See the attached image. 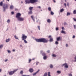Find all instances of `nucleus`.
<instances>
[{
	"mask_svg": "<svg viewBox=\"0 0 76 76\" xmlns=\"http://www.w3.org/2000/svg\"><path fill=\"white\" fill-rule=\"evenodd\" d=\"M35 41L38 42H47L48 40H46L45 38H41L39 39H35Z\"/></svg>",
	"mask_w": 76,
	"mask_h": 76,
	"instance_id": "nucleus-1",
	"label": "nucleus"
},
{
	"mask_svg": "<svg viewBox=\"0 0 76 76\" xmlns=\"http://www.w3.org/2000/svg\"><path fill=\"white\" fill-rule=\"evenodd\" d=\"M38 0H30V1L28 0H26L25 2H26V4L27 3L28 4H29L30 3H35L36 2H38Z\"/></svg>",
	"mask_w": 76,
	"mask_h": 76,
	"instance_id": "nucleus-2",
	"label": "nucleus"
},
{
	"mask_svg": "<svg viewBox=\"0 0 76 76\" xmlns=\"http://www.w3.org/2000/svg\"><path fill=\"white\" fill-rule=\"evenodd\" d=\"M4 5L3 6V8L4 10V11L5 12V10L6 9H7V8L8 7V5L7 4H4Z\"/></svg>",
	"mask_w": 76,
	"mask_h": 76,
	"instance_id": "nucleus-3",
	"label": "nucleus"
},
{
	"mask_svg": "<svg viewBox=\"0 0 76 76\" xmlns=\"http://www.w3.org/2000/svg\"><path fill=\"white\" fill-rule=\"evenodd\" d=\"M18 69H15V70H14L10 72L9 73V75H13V74L14 73H15V72H16L17 71H18Z\"/></svg>",
	"mask_w": 76,
	"mask_h": 76,
	"instance_id": "nucleus-4",
	"label": "nucleus"
},
{
	"mask_svg": "<svg viewBox=\"0 0 76 76\" xmlns=\"http://www.w3.org/2000/svg\"><path fill=\"white\" fill-rule=\"evenodd\" d=\"M27 38V36H26L25 34H22V40H24L26 39Z\"/></svg>",
	"mask_w": 76,
	"mask_h": 76,
	"instance_id": "nucleus-5",
	"label": "nucleus"
},
{
	"mask_svg": "<svg viewBox=\"0 0 76 76\" xmlns=\"http://www.w3.org/2000/svg\"><path fill=\"white\" fill-rule=\"evenodd\" d=\"M18 20L19 21H23V20H24V18H22V17H19V18H17Z\"/></svg>",
	"mask_w": 76,
	"mask_h": 76,
	"instance_id": "nucleus-6",
	"label": "nucleus"
},
{
	"mask_svg": "<svg viewBox=\"0 0 76 76\" xmlns=\"http://www.w3.org/2000/svg\"><path fill=\"white\" fill-rule=\"evenodd\" d=\"M20 16H21V14H20V13H18L16 14V18H17V19H18V18L20 17Z\"/></svg>",
	"mask_w": 76,
	"mask_h": 76,
	"instance_id": "nucleus-7",
	"label": "nucleus"
},
{
	"mask_svg": "<svg viewBox=\"0 0 76 76\" xmlns=\"http://www.w3.org/2000/svg\"><path fill=\"white\" fill-rule=\"evenodd\" d=\"M29 72L31 73H32L34 72V69L32 68H30L29 69Z\"/></svg>",
	"mask_w": 76,
	"mask_h": 76,
	"instance_id": "nucleus-8",
	"label": "nucleus"
},
{
	"mask_svg": "<svg viewBox=\"0 0 76 76\" xmlns=\"http://www.w3.org/2000/svg\"><path fill=\"white\" fill-rule=\"evenodd\" d=\"M64 65H65L64 67H65V68H68V65H67V64H66L65 63V64H63V66H64Z\"/></svg>",
	"mask_w": 76,
	"mask_h": 76,
	"instance_id": "nucleus-9",
	"label": "nucleus"
},
{
	"mask_svg": "<svg viewBox=\"0 0 76 76\" xmlns=\"http://www.w3.org/2000/svg\"><path fill=\"white\" fill-rule=\"evenodd\" d=\"M39 72V69L36 72L34 73L33 75V76H35V75H36L37 73H38Z\"/></svg>",
	"mask_w": 76,
	"mask_h": 76,
	"instance_id": "nucleus-10",
	"label": "nucleus"
},
{
	"mask_svg": "<svg viewBox=\"0 0 76 76\" xmlns=\"http://www.w3.org/2000/svg\"><path fill=\"white\" fill-rule=\"evenodd\" d=\"M31 18L33 20L34 22H35V17H34V16L32 15L31 16Z\"/></svg>",
	"mask_w": 76,
	"mask_h": 76,
	"instance_id": "nucleus-11",
	"label": "nucleus"
},
{
	"mask_svg": "<svg viewBox=\"0 0 76 76\" xmlns=\"http://www.w3.org/2000/svg\"><path fill=\"white\" fill-rule=\"evenodd\" d=\"M10 41V39H7L6 40V42H9Z\"/></svg>",
	"mask_w": 76,
	"mask_h": 76,
	"instance_id": "nucleus-12",
	"label": "nucleus"
},
{
	"mask_svg": "<svg viewBox=\"0 0 76 76\" xmlns=\"http://www.w3.org/2000/svg\"><path fill=\"white\" fill-rule=\"evenodd\" d=\"M61 37H59L57 38V41H59V40H60Z\"/></svg>",
	"mask_w": 76,
	"mask_h": 76,
	"instance_id": "nucleus-13",
	"label": "nucleus"
},
{
	"mask_svg": "<svg viewBox=\"0 0 76 76\" xmlns=\"http://www.w3.org/2000/svg\"><path fill=\"white\" fill-rule=\"evenodd\" d=\"M50 42H53V39L52 38H51L50 40Z\"/></svg>",
	"mask_w": 76,
	"mask_h": 76,
	"instance_id": "nucleus-14",
	"label": "nucleus"
},
{
	"mask_svg": "<svg viewBox=\"0 0 76 76\" xmlns=\"http://www.w3.org/2000/svg\"><path fill=\"white\" fill-rule=\"evenodd\" d=\"M61 72L60 71H57V73H58V74H60L61 73Z\"/></svg>",
	"mask_w": 76,
	"mask_h": 76,
	"instance_id": "nucleus-15",
	"label": "nucleus"
},
{
	"mask_svg": "<svg viewBox=\"0 0 76 76\" xmlns=\"http://www.w3.org/2000/svg\"><path fill=\"white\" fill-rule=\"evenodd\" d=\"M32 13V11H30L28 12V14L29 15H31Z\"/></svg>",
	"mask_w": 76,
	"mask_h": 76,
	"instance_id": "nucleus-16",
	"label": "nucleus"
},
{
	"mask_svg": "<svg viewBox=\"0 0 76 76\" xmlns=\"http://www.w3.org/2000/svg\"><path fill=\"white\" fill-rule=\"evenodd\" d=\"M3 47V45H0V49H1Z\"/></svg>",
	"mask_w": 76,
	"mask_h": 76,
	"instance_id": "nucleus-17",
	"label": "nucleus"
},
{
	"mask_svg": "<svg viewBox=\"0 0 76 76\" xmlns=\"http://www.w3.org/2000/svg\"><path fill=\"white\" fill-rule=\"evenodd\" d=\"M48 10H49V11H50V12H51V7H49L48 8Z\"/></svg>",
	"mask_w": 76,
	"mask_h": 76,
	"instance_id": "nucleus-18",
	"label": "nucleus"
},
{
	"mask_svg": "<svg viewBox=\"0 0 76 76\" xmlns=\"http://www.w3.org/2000/svg\"><path fill=\"white\" fill-rule=\"evenodd\" d=\"M14 7L13 5H11L10 6V9H13L14 8Z\"/></svg>",
	"mask_w": 76,
	"mask_h": 76,
	"instance_id": "nucleus-19",
	"label": "nucleus"
},
{
	"mask_svg": "<svg viewBox=\"0 0 76 76\" xmlns=\"http://www.w3.org/2000/svg\"><path fill=\"white\" fill-rule=\"evenodd\" d=\"M61 33L62 34H66V32H65V31H63V30L61 31Z\"/></svg>",
	"mask_w": 76,
	"mask_h": 76,
	"instance_id": "nucleus-20",
	"label": "nucleus"
},
{
	"mask_svg": "<svg viewBox=\"0 0 76 76\" xmlns=\"http://www.w3.org/2000/svg\"><path fill=\"white\" fill-rule=\"evenodd\" d=\"M69 15H70V13L69 12H67L66 15L68 16H69Z\"/></svg>",
	"mask_w": 76,
	"mask_h": 76,
	"instance_id": "nucleus-21",
	"label": "nucleus"
},
{
	"mask_svg": "<svg viewBox=\"0 0 76 76\" xmlns=\"http://www.w3.org/2000/svg\"><path fill=\"white\" fill-rule=\"evenodd\" d=\"M33 9V7H30L29 8V10L30 11H32V9Z\"/></svg>",
	"mask_w": 76,
	"mask_h": 76,
	"instance_id": "nucleus-22",
	"label": "nucleus"
},
{
	"mask_svg": "<svg viewBox=\"0 0 76 76\" xmlns=\"http://www.w3.org/2000/svg\"><path fill=\"white\" fill-rule=\"evenodd\" d=\"M43 59L44 60H46V59H47V56H44L43 57Z\"/></svg>",
	"mask_w": 76,
	"mask_h": 76,
	"instance_id": "nucleus-23",
	"label": "nucleus"
},
{
	"mask_svg": "<svg viewBox=\"0 0 76 76\" xmlns=\"http://www.w3.org/2000/svg\"><path fill=\"white\" fill-rule=\"evenodd\" d=\"M64 9L63 8L62 9L60 10V12H64Z\"/></svg>",
	"mask_w": 76,
	"mask_h": 76,
	"instance_id": "nucleus-24",
	"label": "nucleus"
},
{
	"mask_svg": "<svg viewBox=\"0 0 76 76\" xmlns=\"http://www.w3.org/2000/svg\"><path fill=\"white\" fill-rule=\"evenodd\" d=\"M47 22L48 23H50L51 22V20L50 19H48L47 20Z\"/></svg>",
	"mask_w": 76,
	"mask_h": 76,
	"instance_id": "nucleus-25",
	"label": "nucleus"
},
{
	"mask_svg": "<svg viewBox=\"0 0 76 76\" xmlns=\"http://www.w3.org/2000/svg\"><path fill=\"white\" fill-rule=\"evenodd\" d=\"M73 14H76V10H74L73 11Z\"/></svg>",
	"mask_w": 76,
	"mask_h": 76,
	"instance_id": "nucleus-26",
	"label": "nucleus"
},
{
	"mask_svg": "<svg viewBox=\"0 0 76 76\" xmlns=\"http://www.w3.org/2000/svg\"><path fill=\"white\" fill-rule=\"evenodd\" d=\"M23 40V41H24V42H25V44H26V43H27V42H28L26 40H25V39H24V40Z\"/></svg>",
	"mask_w": 76,
	"mask_h": 76,
	"instance_id": "nucleus-27",
	"label": "nucleus"
},
{
	"mask_svg": "<svg viewBox=\"0 0 76 76\" xmlns=\"http://www.w3.org/2000/svg\"><path fill=\"white\" fill-rule=\"evenodd\" d=\"M55 44H56V45L58 44V42L57 41H56L55 42Z\"/></svg>",
	"mask_w": 76,
	"mask_h": 76,
	"instance_id": "nucleus-28",
	"label": "nucleus"
},
{
	"mask_svg": "<svg viewBox=\"0 0 76 76\" xmlns=\"http://www.w3.org/2000/svg\"><path fill=\"white\" fill-rule=\"evenodd\" d=\"M0 5H1V6H3V2H1L0 3Z\"/></svg>",
	"mask_w": 76,
	"mask_h": 76,
	"instance_id": "nucleus-29",
	"label": "nucleus"
},
{
	"mask_svg": "<svg viewBox=\"0 0 76 76\" xmlns=\"http://www.w3.org/2000/svg\"><path fill=\"white\" fill-rule=\"evenodd\" d=\"M50 68H53V65L52 64H50Z\"/></svg>",
	"mask_w": 76,
	"mask_h": 76,
	"instance_id": "nucleus-30",
	"label": "nucleus"
},
{
	"mask_svg": "<svg viewBox=\"0 0 76 76\" xmlns=\"http://www.w3.org/2000/svg\"><path fill=\"white\" fill-rule=\"evenodd\" d=\"M7 23H10V20L9 19L7 21Z\"/></svg>",
	"mask_w": 76,
	"mask_h": 76,
	"instance_id": "nucleus-31",
	"label": "nucleus"
},
{
	"mask_svg": "<svg viewBox=\"0 0 76 76\" xmlns=\"http://www.w3.org/2000/svg\"><path fill=\"white\" fill-rule=\"evenodd\" d=\"M56 31H58V30H59V28H58V27H57L56 28Z\"/></svg>",
	"mask_w": 76,
	"mask_h": 76,
	"instance_id": "nucleus-32",
	"label": "nucleus"
},
{
	"mask_svg": "<svg viewBox=\"0 0 76 76\" xmlns=\"http://www.w3.org/2000/svg\"><path fill=\"white\" fill-rule=\"evenodd\" d=\"M52 56L54 57H56L57 56L56 54H53L52 55Z\"/></svg>",
	"mask_w": 76,
	"mask_h": 76,
	"instance_id": "nucleus-33",
	"label": "nucleus"
},
{
	"mask_svg": "<svg viewBox=\"0 0 76 76\" xmlns=\"http://www.w3.org/2000/svg\"><path fill=\"white\" fill-rule=\"evenodd\" d=\"M14 37L15 39H18V40H19V39L18 37H16V36L15 35L14 36Z\"/></svg>",
	"mask_w": 76,
	"mask_h": 76,
	"instance_id": "nucleus-34",
	"label": "nucleus"
},
{
	"mask_svg": "<svg viewBox=\"0 0 76 76\" xmlns=\"http://www.w3.org/2000/svg\"><path fill=\"white\" fill-rule=\"evenodd\" d=\"M50 72H48V76H51V75H50Z\"/></svg>",
	"mask_w": 76,
	"mask_h": 76,
	"instance_id": "nucleus-35",
	"label": "nucleus"
},
{
	"mask_svg": "<svg viewBox=\"0 0 76 76\" xmlns=\"http://www.w3.org/2000/svg\"><path fill=\"white\" fill-rule=\"evenodd\" d=\"M50 13L52 15H54V12H53L52 11Z\"/></svg>",
	"mask_w": 76,
	"mask_h": 76,
	"instance_id": "nucleus-36",
	"label": "nucleus"
},
{
	"mask_svg": "<svg viewBox=\"0 0 76 76\" xmlns=\"http://www.w3.org/2000/svg\"><path fill=\"white\" fill-rule=\"evenodd\" d=\"M67 25V23H66V22H64V25Z\"/></svg>",
	"mask_w": 76,
	"mask_h": 76,
	"instance_id": "nucleus-37",
	"label": "nucleus"
},
{
	"mask_svg": "<svg viewBox=\"0 0 76 76\" xmlns=\"http://www.w3.org/2000/svg\"><path fill=\"white\" fill-rule=\"evenodd\" d=\"M42 56H45V53H43L42 54Z\"/></svg>",
	"mask_w": 76,
	"mask_h": 76,
	"instance_id": "nucleus-38",
	"label": "nucleus"
},
{
	"mask_svg": "<svg viewBox=\"0 0 76 76\" xmlns=\"http://www.w3.org/2000/svg\"><path fill=\"white\" fill-rule=\"evenodd\" d=\"M37 28L39 30H40V26H37Z\"/></svg>",
	"mask_w": 76,
	"mask_h": 76,
	"instance_id": "nucleus-39",
	"label": "nucleus"
},
{
	"mask_svg": "<svg viewBox=\"0 0 76 76\" xmlns=\"http://www.w3.org/2000/svg\"><path fill=\"white\" fill-rule=\"evenodd\" d=\"M7 52L8 53H11V51L10 50H8Z\"/></svg>",
	"mask_w": 76,
	"mask_h": 76,
	"instance_id": "nucleus-40",
	"label": "nucleus"
},
{
	"mask_svg": "<svg viewBox=\"0 0 76 76\" xmlns=\"http://www.w3.org/2000/svg\"><path fill=\"white\" fill-rule=\"evenodd\" d=\"M20 74H23V71H21L20 72Z\"/></svg>",
	"mask_w": 76,
	"mask_h": 76,
	"instance_id": "nucleus-41",
	"label": "nucleus"
},
{
	"mask_svg": "<svg viewBox=\"0 0 76 76\" xmlns=\"http://www.w3.org/2000/svg\"><path fill=\"white\" fill-rule=\"evenodd\" d=\"M69 76H72V74H69Z\"/></svg>",
	"mask_w": 76,
	"mask_h": 76,
	"instance_id": "nucleus-42",
	"label": "nucleus"
},
{
	"mask_svg": "<svg viewBox=\"0 0 76 76\" xmlns=\"http://www.w3.org/2000/svg\"><path fill=\"white\" fill-rule=\"evenodd\" d=\"M39 63V62H37L36 64V65H38Z\"/></svg>",
	"mask_w": 76,
	"mask_h": 76,
	"instance_id": "nucleus-43",
	"label": "nucleus"
},
{
	"mask_svg": "<svg viewBox=\"0 0 76 76\" xmlns=\"http://www.w3.org/2000/svg\"><path fill=\"white\" fill-rule=\"evenodd\" d=\"M62 30H64V27H62Z\"/></svg>",
	"mask_w": 76,
	"mask_h": 76,
	"instance_id": "nucleus-44",
	"label": "nucleus"
},
{
	"mask_svg": "<svg viewBox=\"0 0 76 76\" xmlns=\"http://www.w3.org/2000/svg\"><path fill=\"white\" fill-rule=\"evenodd\" d=\"M74 27L75 29H76V25H74Z\"/></svg>",
	"mask_w": 76,
	"mask_h": 76,
	"instance_id": "nucleus-45",
	"label": "nucleus"
},
{
	"mask_svg": "<svg viewBox=\"0 0 76 76\" xmlns=\"http://www.w3.org/2000/svg\"><path fill=\"white\" fill-rule=\"evenodd\" d=\"M73 19H74V21H75V22H76V19H75L74 18Z\"/></svg>",
	"mask_w": 76,
	"mask_h": 76,
	"instance_id": "nucleus-46",
	"label": "nucleus"
},
{
	"mask_svg": "<svg viewBox=\"0 0 76 76\" xmlns=\"http://www.w3.org/2000/svg\"><path fill=\"white\" fill-rule=\"evenodd\" d=\"M11 13L12 15H14V12H11Z\"/></svg>",
	"mask_w": 76,
	"mask_h": 76,
	"instance_id": "nucleus-47",
	"label": "nucleus"
},
{
	"mask_svg": "<svg viewBox=\"0 0 76 76\" xmlns=\"http://www.w3.org/2000/svg\"><path fill=\"white\" fill-rule=\"evenodd\" d=\"M50 52V50H48L47 51V53H49Z\"/></svg>",
	"mask_w": 76,
	"mask_h": 76,
	"instance_id": "nucleus-48",
	"label": "nucleus"
},
{
	"mask_svg": "<svg viewBox=\"0 0 76 76\" xmlns=\"http://www.w3.org/2000/svg\"><path fill=\"white\" fill-rule=\"evenodd\" d=\"M75 38V36L73 35L72 37V38Z\"/></svg>",
	"mask_w": 76,
	"mask_h": 76,
	"instance_id": "nucleus-49",
	"label": "nucleus"
},
{
	"mask_svg": "<svg viewBox=\"0 0 76 76\" xmlns=\"http://www.w3.org/2000/svg\"><path fill=\"white\" fill-rule=\"evenodd\" d=\"M31 59H29V63H30V62H31Z\"/></svg>",
	"mask_w": 76,
	"mask_h": 76,
	"instance_id": "nucleus-50",
	"label": "nucleus"
},
{
	"mask_svg": "<svg viewBox=\"0 0 76 76\" xmlns=\"http://www.w3.org/2000/svg\"><path fill=\"white\" fill-rule=\"evenodd\" d=\"M15 10H16V11H18V9H17V8H15Z\"/></svg>",
	"mask_w": 76,
	"mask_h": 76,
	"instance_id": "nucleus-51",
	"label": "nucleus"
},
{
	"mask_svg": "<svg viewBox=\"0 0 76 76\" xmlns=\"http://www.w3.org/2000/svg\"><path fill=\"white\" fill-rule=\"evenodd\" d=\"M69 2L67 3V5L68 6H69Z\"/></svg>",
	"mask_w": 76,
	"mask_h": 76,
	"instance_id": "nucleus-52",
	"label": "nucleus"
},
{
	"mask_svg": "<svg viewBox=\"0 0 76 76\" xmlns=\"http://www.w3.org/2000/svg\"><path fill=\"white\" fill-rule=\"evenodd\" d=\"M8 60L7 59H6V60H5V62H6L7 61H8Z\"/></svg>",
	"mask_w": 76,
	"mask_h": 76,
	"instance_id": "nucleus-53",
	"label": "nucleus"
},
{
	"mask_svg": "<svg viewBox=\"0 0 76 76\" xmlns=\"http://www.w3.org/2000/svg\"><path fill=\"white\" fill-rule=\"evenodd\" d=\"M51 36H49L48 37V38H51Z\"/></svg>",
	"mask_w": 76,
	"mask_h": 76,
	"instance_id": "nucleus-54",
	"label": "nucleus"
},
{
	"mask_svg": "<svg viewBox=\"0 0 76 76\" xmlns=\"http://www.w3.org/2000/svg\"><path fill=\"white\" fill-rule=\"evenodd\" d=\"M64 5L65 6V7H66V4L64 3Z\"/></svg>",
	"mask_w": 76,
	"mask_h": 76,
	"instance_id": "nucleus-55",
	"label": "nucleus"
},
{
	"mask_svg": "<svg viewBox=\"0 0 76 76\" xmlns=\"http://www.w3.org/2000/svg\"><path fill=\"white\" fill-rule=\"evenodd\" d=\"M66 47H68V45L67 44H66Z\"/></svg>",
	"mask_w": 76,
	"mask_h": 76,
	"instance_id": "nucleus-56",
	"label": "nucleus"
},
{
	"mask_svg": "<svg viewBox=\"0 0 76 76\" xmlns=\"http://www.w3.org/2000/svg\"><path fill=\"white\" fill-rule=\"evenodd\" d=\"M12 51H13V52H15V49L12 50Z\"/></svg>",
	"mask_w": 76,
	"mask_h": 76,
	"instance_id": "nucleus-57",
	"label": "nucleus"
},
{
	"mask_svg": "<svg viewBox=\"0 0 76 76\" xmlns=\"http://www.w3.org/2000/svg\"><path fill=\"white\" fill-rule=\"evenodd\" d=\"M53 1L54 2V3H56V0H53Z\"/></svg>",
	"mask_w": 76,
	"mask_h": 76,
	"instance_id": "nucleus-58",
	"label": "nucleus"
},
{
	"mask_svg": "<svg viewBox=\"0 0 76 76\" xmlns=\"http://www.w3.org/2000/svg\"><path fill=\"white\" fill-rule=\"evenodd\" d=\"M75 61H76V56L75 57Z\"/></svg>",
	"mask_w": 76,
	"mask_h": 76,
	"instance_id": "nucleus-59",
	"label": "nucleus"
},
{
	"mask_svg": "<svg viewBox=\"0 0 76 76\" xmlns=\"http://www.w3.org/2000/svg\"><path fill=\"white\" fill-rule=\"evenodd\" d=\"M38 8H39V9H41V7L40 6H39L38 7Z\"/></svg>",
	"mask_w": 76,
	"mask_h": 76,
	"instance_id": "nucleus-60",
	"label": "nucleus"
},
{
	"mask_svg": "<svg viewBox=\"0 0 76 76\" xmlns=\"http://www.w3.org/2000/svg\"><path fill=\"white\" fill-rule=\"evenodd\" d=\"M20 47H22V45H20Z\"/></svg>",
	"mask_w": 76,
	"mask_h": 76,
	"instance_id": "nucleus-61",
	"label": "nucleus"
},
{
	"mask_svg": "<svg viewBox=\"0 0 76 76\" xmlns=\"http://www.w3.org/2000/svg\"><path fill=\"white\" fill-rule=\"evenodd\" d=\"M42 53V50H41V53Z\"/></svg>",
	"mask_w": 76,
	"mask_h": 76,
	"instance_id": "nucleus-62",
	"label": "nucleus"
},
{
	"mask_svg": "<svg viewBox=\"0 0 76 76\" xmlns=\"http://www.w3.org/2000/svg\"><path fill=\"white\" fill-rule=\"evenodd\" d=\"M1 72V69H0V72Z\"/></svg>",
	"mask_w": 76,
	"mask_h": 76,
	"instance_id": "nucleus-63",
	"label": "nucleus"
},
{
	"mask_svg": "<svg viewBox=\"0 0 76 76\" xmlns=\"http://www.w3.org/2000/svg\"><path fill=\"white\" fill-rule=\"evenodd\" d=\"M22 76H26V75H23Z\"/></svg>",
	"mask_w": 76,
	"mask_h": 76,
	"instance_id": "nucleus-64",
	"label": "nucleus"
}]
</instances>
